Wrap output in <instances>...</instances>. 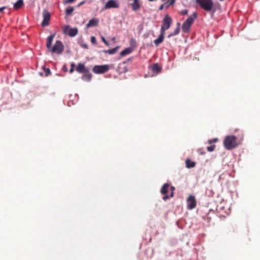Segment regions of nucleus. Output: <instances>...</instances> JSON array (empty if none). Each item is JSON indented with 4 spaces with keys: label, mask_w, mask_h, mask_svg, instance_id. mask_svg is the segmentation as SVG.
Masks as SVG:
<instances>
[{
    "label": "nucleus",
    "mask_w": 260,
    "mask_h": 260,
    "mask_svg": "<svg viewBox=\"0 0 260 260\" xmlns=\"http://www.w3.org/2000/svg\"><path fill=\"white\" fill-rule=\"evenodd\" d=\"M74 8L71 6L68 7L66 10V14L67 15H71L74 11Z\"/></svg>",
    "instance_id": "nucleus-24"
},
{
    "label": "nucleus",
    "mask_w": 260,
    "mask_h": 260,
    "mask_svg": "<svg viewBox=\"0 0 260 260\" xmlns=\"http://www.w3.org/2000/svg\"><path fill=\"white\" fill-rule=\"evenodd\" d=\"M185 165L186 167L187 168H193L196 166V162L194 161H191L189 159H187L185 160Z\"/></svg>",
    "instance_id": "nucleus-22"
},
{
    "label": "nucleus",
    "mask_w": 260,
    "mask_h": 260,
    "mask_svg": "<svg viewBox=\"0 0 260 260\" xmlns=\"http://www.w3.org/2000/svg\"><path fill=\"white\" fill-rule=\"evenodd\" d=\"M215 145H212V146L207 147V149L208 151L212 152L215 149Z\"/></svg>",
    "instance_id": "nucleus-26"
},
{
    "label": "nucleus",
    "mask_w": 260,
    "mask_h": 260,
    "mask_svg": "<svg viewBox=\"0 0 260 260\" xmlns=\"http://www.w3.org/2000/svg\"><path fill=\"white\" fill-rule=\"evenodd\" d=\"M173 192H172L171 194V197H173Z\"/></svg>",
    "instance_id": "nucleus-42"
},
{
    "label": "nucleus",
    "mask_w": 260,
    "mask_h": 260,
    "mask_svg": "<svg viewBox=\"0 0 260 260\" xmlns=\"http://www.w3.org/2000/svg\"><path fill=\"white\" fill-rule=\"evenodd\" d=\"M82 46L84 48L88 49V45L87 44H83Z\"/></svg>",
    "instance_id": "nucleus-35"
},
{
    "label": "nucleus",
    "mask_w": 260,
    "mask_h": 260,
    "mask_svg": "<svg viewBox=\"0 0 260 260\" xmlns=\"http://www.w3.org/2000/svg\"><path fill=\"white\" fill-rule=\"evenodd\" d=\"M118 49L119 47L118 46L111 49L104 50L103 52L106 54L108 53L109 54L112 55L116 53L118 51Z\"/></svg>",
    "instance_id": "nucleus-20"
},
{
    "label": "nucleus",
    "mask_w": 260,
    "mask_h": 260,
    "mask_svg": "<svg viewBox=\"0 0 260 260\" xmlns=\"http://www.w3.org/2000/svg\"><path fill=\"white\" fill-rule=\"evenodd\" d=\"M50 17V13L47 10H44L43 12V20L42 22V26L44 27L49 25Z\"/></svg>",
    "instance_id": "nucleus-9"
},
{
    "label": "nucleus",
    "mask_w": 260,
    "mask_h": 260,
    "mask_svg": "<svg viewBox=\"0 0 260 260\" xmlns=\"http://www.w3.org/2000/svg\"><path fill=\"white\" fill-rule=\"evenodd\" d=\"M165 35V32H162L160 31V34L158 38L154 41V43L156 47H157L160 44L162 43L164 40Z\"/></svg>",
    "instance_id": "nucleus-14"
},
{
    "label": "nucleus",
    "mask_w": 260,
    "mask_h": 260,
    "mask_svg": "<svg viewBox=\"0 0 260 260\" xmlns=\"http://www.w3.org/2000/svg\"><path fill=\"white\" fill-rule=\"evenodd\" d=\"M196 2L207 12H210L213 9L214 4L212 0H196Z\"/></svg>",
    "instance_id": "nucleus-3"
},
{
    "label": "nucleus",
    "mask_w": 260,
    "mask_h": 260,
    "mask_svg": "<svg viewBox=\"0 0 260 260\" xmlns=\"http://www.w3.org/2000/svg\"><path fill=\"white\" fill-rule=\"evenodd\" d=\"M54 37V35H50L48 36L47 38L46 47L48 50H49L51 48V44Z\"/></svg>",
    "instance_id": "nucleus-15"
},
{
    "label": "nucleus",
    "mask_w": 260,
    "mask_h": 260,
    "mask_svg": "<svg viewBox=\"0 0 260 260\" xmlns=\"http://www.w3.org/2000/svg\"><path fill=\"white\" fill-rule=\"evenodd\" d=\"M162 1H165L166 0H161Z\"/></svg>",
    "instance_id": "nucleus-46"
},
{
    "label": "nucleus",
    "mask_w": 260,
    "mask_h": 260,
    "mask_svg": "<svg viewBox=\"0 0 260 260\" xmlns=\"http://www.w3.org/2000/svg\"><path fill=\"white\" fill-rule=\"evenodd\" d=\"M99 22V19L96 18H93L89 21L88 23L86 25V27L87 28H88L91 27L96 26H98Z\"/></svg>",
    "instance_id": "nucleus-12"
},
{
    "label": "nucleus",
    "mask_w": 260,
    "mask_h": 260,
    "mask_svg": "<svg viewBox=\"0 0 260 260\" xmlns=\"http://www.w3.org/2000/svg\"><path fill=\"white\" fill-rule=\"evenodd\" d=\"M205 153V152H203V151H201V152H200V154H204Z\"/></svg>",
    "instance_id": "nucleus-41"
},
{
    "label": "nucleus",
    "mask_w": 260,
    "mask_h": 260,
    "mask_svg": "<svg viewBox=\"0 0 260 260\" xmlns=\"http://www.w3.org/2000/svg\"><path fill=\"white\" fill-rule=\"evenodd\" d=\"M152 70L153 72L157 74L161 72V68L157 63H155L153 64Z\"/></svg>",
    "instance_id": "nucleus-21"
},
{
    "label": "nucleus",
    "mask_w": 260,
    "mask_h": 260,
    "mask_svg": "<svg viewBox=\"0 0 260 260\" xmlns=\"http://www.w3.org/2000/svg\"><path fill=\"white\" fill-rule=\"evenodd\" d=\"M136 44V40L133 38L131 39L130 40L131 46H135Z\"/></svg>",
    "instance_id": "nucleus-28"
},
{
    "label": "nucleus",
    "mask_w": 260,
    "mask_h": 260,
    "mask_svg": "<svg viewBox=\"0 0 260 260\" xmlns=\"http://www.w3.org/2000/svg\"><path fill=\"white\" fill-rule=\"evenodd\" d=\"M171 190L173 191V190H174L175 189V188H174V187L172 186V187H171Z\"/></svg>",
    "instance_id": "nucleus-40"
},
{
    "label": "nucleus",
    "mask_w": 260,
    "mask_h": 260,
    "mask_svg": "<svg viewBox=\"0 0 260 260\" xmlns=\"http://www.w3.org/2000/svg\"><path fill=\"white\" fill-rule=\"evenodd\" d=\"M71 69H70V73H73V72H74V67H75V64H74V63H72L71 64Z\"/></svg>",
    "instance_id": "nucleus-31"
},
{
    "label": "nucleus",
    "mask_w": 260,
    "mask_h": 260,
    "mask_svg": "<svg viewBox=\"0 0 260 260\" xmlns=\"http://www.w3.org/2000/svg\"><path fill=\"white\" fill-rule=\"evenodd\" d=\"M163 8H164V5L162 4V5H161L159 7V10H162L163 9Z\"/></svg>",
    "instance_id": "nucleus-36"
},
{
    "label": "nucleus",
    "mask_w": 260,
    "mask_h": 260,
    "mask_svg": "<svg viewBox=\"0 0 260 260\" xmlns=\"http://www.w3.org/2000/svg\"><path fill=\"white\" fill-rule=\"evenodd\" d=\"M91 78H92V75L90 73V71H89V72H88L87 73L83 74L81 79L84 81H86L89 82L91 80Z\"/></svg>",
    "instance_id": "nucleus-16"
},
{
    "label": "nucleus",
    "mask_w": 260,
    "mask_h": 260,
    "mask_svg": "<svg viewBox=\"0 0 260 260\" xmlns=\"http://www.w3.org/2000/svg\"><path fill=\"white\" fill-rule=\"evenodd\" d=\"M109 70L108 65H96L92 69V71L95 74H104L106 73Z\"/></svg>",
    "instance_id": "nucleus-6"
},
{
    "label": "nucleus",
    "mask_w": 260,
    "mask_h": 260,
    "mask_svg": "<svg viewBox=\"0 0 260 260\" xmlns=\"http://www.w3.org/2000/svg\"><path fill=\"white\" fill-rule=\"evenodd\" d=\"M90 41H91V43L92 44H94V45H96V39L95 38V37L94 36H92L91 37V39H90Z\"/></svg>",
    "instance_id": "nucleus-27"
},
{
    "label": "nucleus",
    "mask_w": 260,
    "mask_h": 260,
    "mask_svg": "<svg viewBox=\"0 0 260 260\" xmlns=\"http://www.w3.org/2000/svg\"><path fill=\"white\" fill-rule=\"evenodd\" d=\"M175 1H176V0H171L170 3L169 5H168V7L171 5H173L175 3Z\"/></svg>",
    "instance_id": "nucleus-33"
},
{
    "label": "nucleus",
    "mask_w": 260,
    "mask_h": 260,
    "mask_svg": "<svg viewBox=\"0 0 260 260\" xmlns=\"http://www.w3.org/2000/svg\"><path fill=\"white\" fill-rule=\"evenodd\" d=\"M133 49L131 47L126 48L120 53V55L121 56H124L125 55L130 54L133 51Z\"/></svg>",
    "instance_id": "nucleus-18"
},
{
    "label": "nucleus",
    "mask_w": 260,
    "mask_h": 260,
    "mask_svg": "<svg viewBox=\"0 0 260 260\" xmlns=\"http://www.w3.org/2000/svg\"><path fill=\"white\" fill-rule=\"evenodd\" d=\"M220 1H223V0H219Z\"/></svg>",
    "instance_id": "nucleus-45"
},
{
    "label": "nucleus",
    "mask_w": 260,
    "mask_h": 260,
    "mask_svg": "<svg viewBox=\"0 0 260 260\" xmlns=\"http://www.w3.org/2000/svg\"><path fill=\"white\" fill-rule=\"evenodd\" d=\"M169 187V184L168 183H165L162 187L160 192L163 194H165L168 192V189Z\"/></svg>",
    "instance_id": "nucleus-23"
},
{
    "label": "nucleus",
    "mask_w": 260,
    "mask_h": 260,
    "mask_svg": "<svg viewBox=\"0 0 260 260\" xmlns=\"http://www.w3.org/2000/svg\"><path fill=\"white\" fill-rule=\"evenodd\" d=\"M63 32L64 34L73 37L77 35L78 30L77 28H71L69 26H67L64 28Z\"/></svg>",
    "instance_id": "nucleus-10"
},
{
    "label": "nucleus",
    "mask_w": 260,
    "mask_h": 260,
    "mask_svg": "<svg viewBox=\"0 0 260 260\" xmlns=\"http://www.w3.org/2000/svg\"><path fill=\"white\" fill-rule=\"evenodd\" d=\"M85 3V1H83L79 4L78 6H80Z\"/></svg>",
    "instance_id": "nucleus-38"
},
{
    "label": "nucleus",
    "mask_w": 260,
    "mask_h": 260,
    "mask_svg": "<svg viewBox=\"0 0 260 260\" xmlns=\"http://www.w3.org/2000/svg\"><path fill=\"white\" fill-rule=\"evenodd\" d=\"M119 7V3L116 0L108 1L105 4L104 9L107 10L111 8H118Z\"/></svg>",
    "instance_id": "nucleus-8"
},
{
    "label": "nucleus",
    "mask_w": 260,
    "mask_h": 260,
    "mask_svg": "<svg viewBox=\"0 0 260 260\" xmlns=\"http://www.w3.org/2000/svg\"><path fill=\"white\" fill-rule=\"evenodd\" d=\"M162 22L160 31L165 32V31L170 28L172 23V19L168 15H166L164 18Z\"/></svg>",
    "instance_id": "nucleus-5"
},
{
    "label": "nucleus",
    "mask_w": 260,
    "mask_h": 260,
    "mask_svg": "<svg viewBox=\"0 0 260 260\" xmlns=\"http://www.w3.org/2000/svg\"><path fill=\"white\" fill-rule=\"evenodd\" d=\"M76 70L77 72L81 74H84L89 72V69L86 67L84 64L82 63H79L76 68Z\"/></svg>",
    "instance_id": "nucleus-11"
},
{
    "label": "nucleus",
    "mask_w": 260,
    "mask_h": 260,
    "mask_svg": "<svg viewBox=\"0 0 260 260\" xmlns=\"http://www.w3.org/2000/svg\"><path fill=\"white\" fill-rule=\"evenodd\" d=\"M187 208L189 210L194 209L197 205V201L195 197L189 195L187 199Z\"/></svg>",
    "instance_id": "nucleus-7"
},
{
    "label": "nucleus",
    "mask_w": 260,
    "mask_h": 260,
    "mask_svg": "<svg viewBox=\"0 0 260 260\" xmlns=\"http://www.w3.org/2000/svg\"><path fill=\"white\" fill-rule=\"evenodd\" d=\"M125 63H126V62H125V61H124V62H122V64H125Z\"/></svg>",
    "instance_id": "nucleus-44"
},
{
    "label": "nucleus",
    "mask_w": 260,
    "mask_h": 260,
    "mask_svg": "<svg viewBox=\"0 0 260 260\" xmlns=\"http://www.w3.org/2000/svg\"><path fill=\"white\" fill-rule=\"evenodd\" d=\"M24 5L23 0H18L15 4L14 5V9L15 10H18L20 9Z\"/></svg>",
    "instance_id": "nucleus-19"
},
{
    "label": "nucleus",
    "mask_w": 260,
    "mask_h": 260,
    "mask_svg": "<svg viewBox=\"0 0 260 260\" xmlns=\"http://www.w3.org/2000/svg\"><path fill=\"white\" fill-rule=\"evenodd\" d=\"M197 13L193 12L192 15L190 16L183 23L182 29L183 32L188 33L190 31L191 26L193 24L194 20L197 18Z\"/></svg>",
    "instance_id": "nucleus-1"
},
{
    "label": "nucleus",
    "mask_w": 260,
    "mask_h": 260,
    "mask_svg": "<svg viewBox=\"0 0 260 260\" xmlns=\"http://www.w3.org/2000/svg\"><path fill=\"white\" fill-rule=\"evenodd\" d=\"M217 140V139H214L213 140H211L209 141V143L210 144L212 143V142H216Z\"/></svg>",
    "instance_id": "nucleus-32"
},
{
    "label": "nucleus",
    "mask_w": 260,
    "mask_h": 260,
    "mask_svg": "<svg viewBox=\"0 0 260 260\" xmlns=\"http://www.w3.org/2000/svg\"><path fill=\"white\" fill-rule=\"evenodd\" d=\"M64 50V46L62 43L60 41H56L55 44L49 49V51L52 53L57 54H61Z\"/></svg>",
    "instance_id": "nucleus-4"
},
{
    "label": "nucleus",
    "mask_w": 260,
    "mask_h": 260,
    "mask_svg": "<svg viewBox=\"0 0 260 260\" xmlns=\"http://www.w3.org/2000/svg\"><path fill=\"white\" fill-rule=\"evenodd\" d=\"M180 24L179 23H177V27L175 28L174 31L172 32H171L168 36V38H171V37H173L174 36H176L178 35L180 30Z\"/></svg>",
    "instance_id": "nucleus-17"
},
{
    "label": "nucleus",
    "mask_w": 260,
    "mask_h": 260,
    "mask_svg": "<svg viewBox=\"0 0 260 260\" xmlns=\"http://www.w3.org/2000/svg\"><path fill=\"white\" fill-rule=\"evenodd\" d=\"M44 71L45 72L46 76H48L51 73L50 70L49 68H44Z\"/></svg>",
    "instance_id": "nucleus-25"
},
{
    "label": "nucleus",
    "mask_w": 260,
    "mask_h": 260,
    "mask_svg": "<svg viewBox=\"0 0 260 260\" xmlns=\"http://www.w3.org/2000/svg\"><path fill=\"white\" fill-rule=\"evenodd\" d=\"M127 68L124 67V70H123V72H127Z\"/></svg>",
    "instance_id": "nucleus-39"
},
{
    "label": "nucleus",
    "mask_w": 260,
    "mask_h": 260,
    "mask_svg": "<svg viewBox=\"0 0 260 260\" xmlns=\"http://www.w3.org/2000/svg\"><path fill=\"white\" fill-rule=\"evenodd\" d=\"M6 8V7H2V8H0V13L1 12H2L3 11V10Z\"/></svg>",
    "instance_id": "nucleus-37"
},
{
    "label": "nucleus",
    "mask_w": 260,
    "mask_h": 260,
    "mask_svg": "<svg viewBox=\"0 0 260 260\" xmlns=\"http://www.w3.org/2000/svg\"><path fill=\"white\" fill-rule=\"evenodd\" d=\"M169 198V197L168 195H166V196H164L162 198L164 200H166L168 199Z\"/></svg>",
    "instance_id": "nucleus-34"
},
{
    "label": "nucleus",
    "mask_w": 260,
    "mask_h": 260,
    "mask_svg": "<svg viewBox=\"0 0 260 260\" xmlns=\"http://www.w3.org/2000/svg\"><path fill=\"white\" fill-rule=\"evenodd\" d=\"M132 10L135 12L139 10L141 7V5L139 0H134L133 3L131 4Z\"/></svg>",
    "instance_id": "nucleus-13"
},
{
    "label": "nucleus",
    "mask_w": 260,
    "mask_h": 260,
    "mask_svg": "<svg viewBox=\"0 0 260 260\" xmlns=\"http://www.w3.org/2000/svg\"><path fill=\"white\" fill-rule=\"evenodd\" d=\"M148 1L150 2H153V1H154L155 0H148Z\"/></svg>",
    "instance_id": "nucleus-43"
},
{
    "label": "nucleus",
    "mask_w": 260,
    "mask_h": 260,
    "mask_svg": "<svg viewBox=\"0 0 260 260\" xmlns=\"http://www.w3.org/2000/svg\"><path fill=\"white\" fill-rule=\"evenodd\" d=\"M223 144L226 149H232L238 145L237 138L234 136H228L224 139Z\"/></svg>",
    "instance_id": "nucleus-2"
},
{
    "label": "nucleus",
    "mask_w": 260,
    "mask_h": 260,
    "mask_svg": "<svg viewBox=\"0 0 260 260\" xmlns=\"http://www.w3.org/2000/svg\"><path fill=\"white\" fill-rule=\"evenodd\" d=\"M101 39L103 41V42L105 43V45L107 46H109V44L107 42V41L105 39V38L103 36H101Z\"/></svg>",
    "instance_id": "nucleus-30"
},
{
    "label": "nucleus",
    "mask_w": 260,
    "mask_h": 260,
    "mask_svg": "<svg viewBox=\"0 0 260 260\" xmlns=\"http://www.w3.org/2000/svg\"><path fill=\"white\" fill-rule=\"evenodd\" d=\"M187 13H188V10L186 9L183 10L180 12V14H181L182 15H187Z\"/></svg>",
    "instance_id": "nucleus-29"
}]
</instances>
